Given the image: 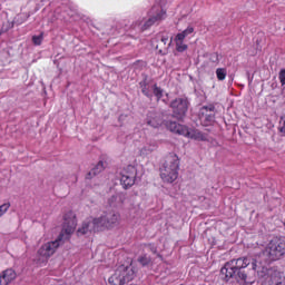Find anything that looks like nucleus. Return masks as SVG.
<instances>
[{"label":"nucleus","instance_id":"nucleus-16","mask_svg":"<svg viewBox=\"0 0 285 285\" xmlns=\"http://www.w3.org/2000/svg\"><path fill=\"white\" fill-rule=\"evenodd\" d=\"M181 46H185L184 42L179 43V48H181Z\"/></svg>","mask_w":285,"mask_h":285},{"label":"nucleus","instance_id":"nucleus-12","mask_svg":"<svg viewBox=\"0 0 285 285\" xmlns=\"http://www.w3.org/2000/svg\"><path fill=\"white\" fill-rule=\"evenodd\" d=\"M165 179H166V181H175V179H177V174L174 173L171 178H165Z\"/></svg>","mask_w":285,"mask_h":285},{"label":"nucleus","instance_id":"nucleus-10","mask_svg":"<svg viewBox=\"0 0 285 285\" xmlns=\"http://www.w3.org/2000/svg\"><path fill=\"white\" fill-rule=\"evenodd\" d=\"M9 208H10V204H4L0 206V216L3 215V213H6V210H8Z\"/></svg>","mask_w":285,"mask_h":285},{"label":"nucleus","instance_id":"nucleus-13","mask_svg":"<svg viewBox=\"0 0 285 285\" xmlns=\"http://www.w3.org/2000/svg\"><path fill=\"white\" fill-rule=\"evenodd\" d=\"M275 285H285V278L279 279Z\"/></svg>","mask_w":285,"mask_h":285},{"label":"nucleus","instance_id":"nucleus-5","mask_svg":"<svg viewBox=\"0 0 285 285\" xmlns=\"http://www.w3.org/2000/svg\"><path fill=\"white\" fill-rule=\"evenodd\" d=\"M190 33H193V28H188L176 36L175 43L178 52H184V50L188 48L186 45H183L181 47H179V43L184 42V39H186V35H190Z\"/></svg>","mask_w":285,"mask_h":285},{"label":"nucleus","instance_id":"nucleus-6","mask_svg":"<svg viewBox=\"0 0 285 285\" xmlns=\"http://www.w3.org/2000/svg\"><path fill=\"white\" fill-rule=\"evenodd\" d=\"M17 279V273L12 269H7L3 272V274L0 276V283L2 285H8L11 282H14Z\"/></svg>","mask_w":285,"mask_h":285},{"label":"nucleus","instance_id":"nucleus-14","mask_svg":"<svg viewBox=\"0 0 285 285\" xmlns=\"http://www.w3.org/2000/svg\"><path fill=\"white\" fill-rule=\"evenodd\" d=\"M281 132H283L285 135V119L283 121V126L281 127Z\"/></svg>","mask_w":285,"mask_h":285},{"label":"nucleus","instance_id":"nucleus-3","mask_svg":"<svg viewBox=\"0 0 285 285\" xmlns=\"http://www.w3.org/2000/svg\"><path fill=\"white\" fill-rule=\"evenodd\" d=\"M136 175H137V170L135 169V167H128L122 171L121 181L126 188L135 184Z\"/></svg>","mask_w":285,"mask_h":285},{"label":"nucleus","instance_id":"nucleus-17","mask_svg":"<svg viewBox=\"0 0 285 285\" xmlns=\"http://www.w3.org/2000/svg\"><path fill=\"white\" fill-rule=\"evenodd\" d=\"M80 233H82V234H83V233H86V230H83V229H80Z\"/></svg>","mask_w":285,"mask_h":285},{"label":"nucleus","instance_id":"nucleus-1","mask_svg":"<svg viewBox=\"0 0 285 285\" xmlns=\"http://www.w3.org/2000/svg\"><path fill=\"white\" fill-rule=\"evenodd\" d=\"M266 253L272 259H279V257H283L285 255V239L277 237L273 238L266 247Z\"/></svg>","mask_w":285,"mask_h":285},{"label":"nucleus","instance_id":"nucleus-15","mask_svg":"<svg viewBox=\"0 0 285 285\" xmlns=\"http://www.w3.org/2000/svg\"><path fill=\"white\" fill-rule=\"evenodd\" d=\"M176 128H178L177 132H184V130H183L184 127H181L180 125L176 126Z\"/></svg>","mask_w":285,"mask_h":285},{"label":"nucleus","instance_id":"nucleus-9","mask_svg":"<svg viewBox=\"0 0 285 285\" xmlns=\"http://www.w3.org/2000/svg\"><path fill=\"white\" fill-rule=\"evenodd\" d=\"M41 41H43V36H35L33 37V43L36 46H41Z\"/></svg>","mask_w":285,"mask_h":285},{"label":"nucleus","instance_id":"nucleus-4","mask_svg":"<svg viewBox=\"0 0 285 285\" xmlns=\"http://www.w3.org/2000/svg\"><path fill=\"white\" fill-rule=\"evenodd\" d=\"M57 246V242L47 243L39 249V255L41 257H50L51 255H55Z\"/></svg>","mask_w":285,"mask_h":285},{"label":"nucleus","instance_id":"nucleus-11","mask_svg":"<svg viewBox=\"0 0 285 285\" xmlns=\"http://www.w3.org/2000/svg\"><path fill=\"white\" fill-rule=\"evenodd\" d=\"M279 79H281V83L284 86L285 85V70L281 71Z\"/></svg>","mask_w":285,"mask_h":285},{"label":"nucleus","instance_id":"nucleus-8","mask_svg":"<svg viewBox=\"0 0 285 285\" xmlns=\"http://www.w3.org/2000/svg\"><path fill=\"white\" fill-rule=\"evenodd\" d=\"M217 78L218 79H226V70H224V69H217Z\"/></svg>","mask_w":285,"mask_h":285},{"label":"nucleus","instance_id":"nucleus-7","mask_svg":"<svg viewBox=\"0 0 285 285\" xmlns=\"http://www.w3.org/2000/svg\"><path fill=\"white\" fill-rule=\"evenodd\" d=\"M65 226H69V228L67 230H68V233H72V230H75V228H77V223H75V220H71V222L65 224Z\"/></svg>","mask_w":285,"mask_h":285},{"label":"nucleus","instance_id":"nucleus-2","mask_svg":"<svg viewBox=\"0 0 285 285\" xmlns=\"http://www.w3.org/2000/svg\"><path fill=\"white\" fill-rule=\"evenodd\" d=\"M246 266H248V259L239 258L237 261H232L230 264H227L225 268H223V273L227 278L233 277V275L235 274V271L246 268Z\"/></svg>","mask_w":285,"mask_h":285}]
</instances>
